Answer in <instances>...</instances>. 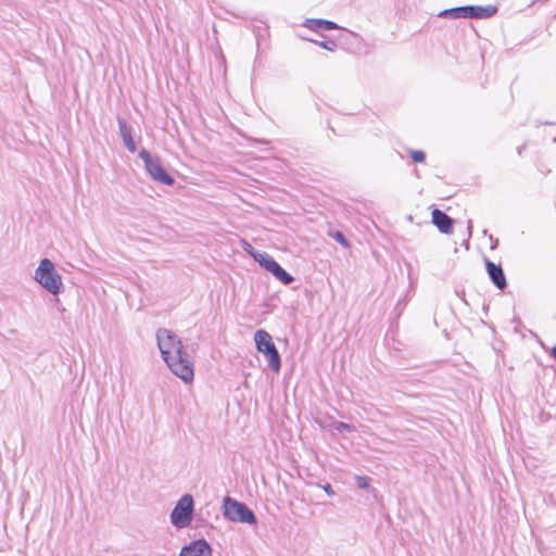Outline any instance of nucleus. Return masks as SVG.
<instances>
[{
    "label": "nucleus",
    "instance_id": "f257e3e1",
    "mask_svg": "<svg viewBox=\"0 0 556 556\" xmlns=\"http://www.w3.org/2000/svg\"><path fill=\"white\" fill-rule=\"evenodd\" d=\"M156 341L162 358L170 371L184 382H191L194 377L193 363L184 350L180 339L170 330L160 328L156 332Z\"/></svg>",
    "mask_w": 556,
    "mask_h": 556
},
{
    "label": "nucleus",
    "instance_id": "f03ea898",
    "mask_svg": "<svg viewBox=\"0 0 556 556\" xmlns=\"http://www.w3.org/2000/svg\"><path fill=\"white\" fill-rule=\"evenodd\" d=\"M34 279L52 295H58L63 290L62 277L49 258L45 257L40 261L35 270Z\"/></svg>",
    "mask_w": 556,
    "mask_h": 556
},
{
    "label": "nucleus",
    "instance_id": "7ed1b4c3",
    "mask_svg": "<svg viewBox=\"0 0 556 556\" xmlns=\"http://www.w3.org/2000/svg\"><path fill=\"white\" fill-rule=\"evenodd\" d=\"M498 8L495 5H462L450 9H444L438 13V17L442 18H476L486 20L495 15Z\"/></svg>",
    "mask_w": 556,
    "mask_h": 556
},
{
    "label": "nucleus",
    "instance_id": "20e7f679",
    "mask_svg": "<svg viewBox=\"0 0 556 556\" xmlns=\"http://www.w3.org/2000/svg\"><path fill=\"white\" fill-rule=\"evenodd\" d=\"M254 341L257 352L265 356L270 370L278 374L281 369V356L271 336L266 330L258 329L254 333Z\"/></svg>",
    "mask_w": 556,
    "mask_h": 556
},
{
    "label": "nucleus",
    "instance_id": "39448f33",
    "mask_svg": "<svg viewBox=\"0 0 556 556\" xmlns=\"http://www.w3.org/2000/svg\"><path fill=\"white\" fill-rule=\"evenodd\" d=\"M224 517L232 522H241L247 525H256L257 517L254 511L243 502L230 496H226L223 501Z\"/></svg>",
    "mask_w": 556,
    "mask_h": 556
},
{
    "label": "nucleus",
    "instance_id": "423d86ee",
    "mask_svg": "<svg viewBox=\"0 0 556 556\" xmlns=\"http://www.w3.org/2000/svg\"><path fill=\"white\" fill-rule=\"evenodd\" d=\"M194 500L189 493L184 494L170 513V523L177 529H184L190 526L193 519Z\"/></svg>",
    "mask_w": 556,
    "mask_h": 556
},
{
    "label": "nucleus",
    "instance_id": "0eeeda50",
    "mask_svg": "<svg viewBox=\"0 0 556 556\" xmlns=\"http://www.w3.org/2000/svg\"><path fill=\"white\" fill-rule=\"evenodd\" d=\"M138 156L143 161L146 170L153 180L166 186H172L174 184L175 179L173 176L162 166L160 160L150 153V151L141 149Z\"/></svg>",
    "mask_w": 556,
    "mask_h": 556
},
{
    "label": "nucleus",
    "instance_id": "6e6552de",
    "mask_svg": "<svg viewBox=\"0 0 556 556\" xmlns=\"http://www.w3.org/2000/svg\"><path fill=\"white\" fill-rule=\"evenodd\" d=\"M252 257L260 264L261 267L269 271L277 280L283 285L287 286L294 281V277L285 270L281 265L267 252H255L252 254Z\"/></svg>",
    "mask_w": 556,
    "mask_h": 556
},
{
    "label": "nucleus",
    "instance_id": "1a4fd4ad",
    "mask_svg": "<svg viewBox=\"0 0 556 556\" xmlns=\"http://www.w3.org/2000/svg\"><path fill=\"white\" fill-rule=\"evenodd\" d=\"M213 549L205 539H198L185 545L179 556H212Z\"/></svg>",
    "mask_w": 556,
    "mask_h": 556
},
{
    "label": "nucleus",
    "instance_id": "9d476101",
    "mask_svg": "<svg viewBox=\"0 0 556 556\" xmlns=\"http://www.w3.org/2000/svg\"><path fill=\"white\" fill-rule=\"evenodd\" d=\"M485 269L492 281V283L500 290H504L507 287L505 273L500 264L485 258Z\"/></svg>",
    "mask_w": 556,
    "mask_h": 556
},
{
    "label": "nucleus",
    "instance_id": "9b49d317",
    "mask_svg": "<svg viewBox=\"0 0 556 556\" xmlns=\"http://www.w3.org/2000/svg\"><path fill=\"white\" fill-rule=\"evenodd\" d=\"M431 224L434 225L441 233L450 235L453 232L455 220L448 216L445 211H431Z\"/></svg>",
    "mask_w": 556,
    "mask_h": 556
},
{
    "label": "nucleus",
    "instance_id": "f8f14e48",
    "mask_svg": "<svg viewBox=\"0 0 556 556\" xmlns=\"http://www.w3.org/2000/svg\"><path fill=\"white\" fill-rule=\"evenodd\" d=\"M117 125H118L119 136H121L126 149L130 153L136 152L137 144L132 138V127L130 125H128L127 122L121 116H117Z\"/></svg>",
    "mask_w": 556,
    "mask_h": 556
},
{
    "label": "nucleus",
    "instance_id": "ddd939ff",
    "mask_svg": "<svg viewBox=\"0 0 556 556\" xmlns=\"http://www.w3.org/2000/svg\"><path fill=\"white\" fill-rule=\"evenodd\" d=\"M303 26L314 31L333 30L339 28L337 23L324 18H306Z\"/></svg>",
    "mask_w": 556,
    "mask_h": 556
},
{
    "label": "nucleus",
    "instance_id": "4468645a",
    "mask_svg": "<svg viewBox=\"0 0 556 556\" xmlns=\"http://www.w3.org/2000/svg\"><path fill=\"white\" fill-rule=\"evenodd\" d=\"M328 236L332 239H334L339 244H341L343 248H350V241L346 239L344 233L337 229H329Z\"/></svg>",
    "mask_w": 556,
    "mask_h": 556
},
{
    "label": "nucleus",
    "instance_id": "2eb2a0df",
    "mask_svg": "<svg viewBox=\"0 0 556 556\" xmlns=\"http://www.w3.org/2000/svg\"><path fill=\"white\" fill-rule=\"evenodd\" d=\"M312 41L327 51H334L338 47L337 42L332 39L321 40V41L312 40Z\"/></svg>",
    "mask_w": 556,
    "mask_h": 556
},
{
    "label": "nucleus",
    "instance_id": "dca6fc26",
    "mask_svg": "<svg viewBox=\"0 0 556 556\" xmlns=\"http://www.w3.org/2000/svg\"><path fill=\"white\" fill-rule=\"evenodd\" d=\"M334 430H337L340 433L343 432H353L355 430V427L353 425L343 422V421H337L333 425Z\"/></svg>",
    "mask_w": 556,
    "mask_h": 556
},
{
    "label": "nucleus",
    "instance_id": "f3484780",
    "mask_svg": "<svg viewBox=\"0 0 556 556\" xmlns=\"http://www.w3.org/2000/svg\"><path fill=\"white\" fill-rule=\"evenodd\" d=\"M409 155L415 163H422L426 160V153L421 150H410Z\"/></svg>",
    "mask_w": 556,
    "mask_h": 556
},
{
    "label": "nucleus",
    "instance_id": "a211bd4d",
    "mask_svg": "<svg viewBox=\"0 0 556 556\" xmlns=\"http://www.w3.org/2000/svg\"><path fill=\"white\" fill-rule=\"evenodd\" d=\"M356 484L359 489H367L369 486V478L364 476L356 477Z\"/></svg>",
    "mask_w": 556,
    "mask_h": 556
},
{
    "label": "nucleus",
    "instance_id": "6ab92c4d",
    "mask_svg": "<svg viewBox=\"0 0 556 556\" xmlns=\"http://www.w3.org/2000/svg\"><path fill=\"white\" fill-rule=\"evenodd\" d=\"M244 251L248 252L251 256L253 253L257 252L250 243H248L247 241H244V247H243Z\"/></svg>",
    "mask_w": 556,
    "mask_h": 556
},
{
    "label": "nucleus",
    "instance_id": "aec40b11",
    "mask_svg": "<svg viewBox=\"0 0 556 556\" xmlns=\"http://www.w3.org/2000/svg\"><path fill=\"white\" fill-rule=\"evenodd\" d=\"M324 491L329 495V496H333L334 495V491L332 489V486L329 484V483H326L324 486H323Z\"/></svg>",
    "mask_w": 556,
    "mask_h": 556
},
{
    "label": "nucleus",
    "instance_id": "412c9836",
    "mask_svg": "<svg viewBox=\"0 0 556 556\" xmlns=\"http://www.w3.org/2000/svg\"><path fill=\"white\" fill-rule=\"evenodd\" d=\"M536 126L539 125H555L556 123L555 122H552V121H546V122H540V121H536Z\"/></svg>",
    "mask_w": 556,
    "mask_h": 556
},
{
    "label": "nucleus",
    "instance_id": "4be33fe9",
    "mask_svg": "<svg viewBox=\"0 0 556 556\" xmlns=\"http://www.w3.org/2000/svg\"><path fill=\"white\" fill-rule=\"evenodd\" d=\"M551 356L555 359L556 362V345H554L551 350Z\"/></svg>",
    "mask_w": 556,
    "mask_h": 556
},
{
    "label": "nucleus",
    "instance_id": "5701e85b",
    "mask_svg": "<svg viewBox=\"0 0 556 556\" xmlns=\"http://www.w3.org/2000/svg\"><path fill=\"white\" fill-rule=\"evenodd\" d=\"M456 293H457V295H458L462 300H464V296H465V291H464V290H462V291H456Z\"/></svg>",
    "mask_w": 556,
    "mask_h": 556
},
{
    "label": "nucleus",
    "instance_id": "b1692460",
    "mask_svg": "<svg viewBox=\"0 0 556 556\" xmlns=\"http://www.w3.org/2000/svg\"><path fill=\"white\" fill-rule=\"evenodd\" d=\"M402 305H405V303H404V302H402V301H399V302L396 303L395 309H401V308H402Z\"/></svg>",
    "mask_w": 556,
    "mask_h": 556
},
{
    "label": "nucleus",
    "instance_id": "393cba45",
    "mask_svg": "<svg viewBox=\"0 0 556 556\" xmlns=\"http://www.w3.org/2000/svg\"><path fill=\"white\" fill-rule=\"evenodd\" d=\"M428 208L429 210L437 208V205L435 204H431Z\"/></svg>",
    "mask_w": 556,
    "mask_h": 556
},
{
    "label": "nucleus",
    "instance_id": "a878e982",
    "mask_svg": "<svg viewBox=\"0 0 556 556\" xmlns=\"http://www.w3.org/2000/svg\"><path fill=\"white\" fill-rule=\"evenodd\" d=\"M523 148H525V147L522 146V147H520V148L518 149V154H521V152H522V149H523Z\"/></svg>",
    "mask_w": 556,
    "mask_h": 556
},
{
    "label": "nucleus",
    "instance_id": "bb28decb",
    "mask_svg": "<svg viewBox=\"0 0 556 556\" xmlns=\"http://www.w3.org/2000/svg\"><path fill=\"white\" fill-rule=\"evenodd\" d=\"M471 229V220L468 222V230L470 231Z\"/></svg>",
    "mask_w": 556,
    "mask_h": 556
},
{
    "label": "nucleus",
    "instance_id": "cd10ccee",
    "mask_svg": "<svg viewBox=\"0 0 556 556\" xmlns=\"http://www.w3.org/2000/svg\"><path fill=\"white\" fill-rule=\"evenodd\" d=\"M407 219H408V220H413L412 215H408V216H407Z\"/></svg>",
    "mask_w": 556,
    "mask_h": 556
},
{
    "label": "nucleus",
    "instance_id": "c85d7f7f",
    "mask_svg": "<svg viewBox=\"0 0 556 556\" xmlns=\"http://www.w3.org/2000/svg\"><path fill=\"white\" fill-rule=\"evenodd\" d=\"M554 143H556V137L553 139Z\"/></svg>",
    "mask_w": 556,
    "mask_h": 556
}]
</instances>
